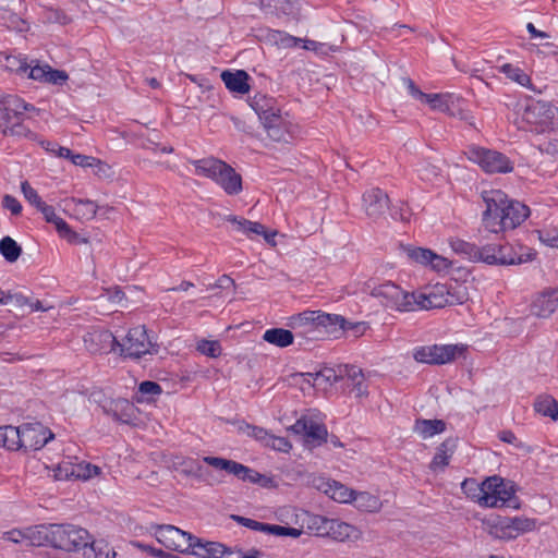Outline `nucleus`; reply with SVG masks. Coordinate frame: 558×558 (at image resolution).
<instances>
[{
    "mask_svg": "<svg viewBox=\"0 0 558 558\" xmlns=\"http://www.w3.org/2000/svg\"><path fill=\"white\" fill-rule=\"evenodd\" d=\"M485 210L482 215L483 228L492 233H501L519 227L530 215L527 206L508 197L500 190L482 192Z\"/></svg>",
    "mask_w": 558,
    "mask_h": 558,
    "instance_id": "1",
    "label": "nucleus"
},
{
    "mask_svg": "<svg viewBox=\"0 0 558 558\" xmlns=\"http://www.w3.org/2000/svg\"><path fill=\"white\" fill-rule=\"evenodd\" d=\"M38 113L39 109L19 96L5 95L0 98V132L4 136L36 141L37 134L24 124V119Z\"/></svg>",
    "mask_w": 558,
    "mask_h": 558,
    "instance_id": "2",
    "label": "nucleus"
},
{
    "mask_svg": "<svg viewBox=\"0 0 558 558\" xmlns=\"http://www.w3.org/2000/svg\"><path fill=\"white\" fill-rule=\"evenodd\" d=\"M267 135L274 142H289L293 134V124L289 117L281 114L274 98L255 96L251 102Z\"/></svg>",
    "mask_w": 558,
    "mask_h": 558,
    "instance_id": "3",
    "label": "nucleus"
},
{
    "mask_svg": "<svg viewBox=\"0 0 558 558\" xmlns=\"http://www.w3.org/2000/svg\"><path fill=\"white\" fill-rule=\"evenodd\" d=\"M342 322V316L322 311H305L294 316L291 327L296 337L305 341H316L335 335V325Z\"/></svg>",
    "mask_w": 558,
    "mask_h": 558,
    "instance_id": "4",
    "label": "nucleus"
},
{
    "mask_svg": "<svg viewBox=\"0 0 558 558\" xmlns=\"http://www.w3.org/2000/svg\"><path fill=\"white\" fill-rule=\"evenodd\" d=\"M519 129L544 133L558 128V108L542 100H527L517 110Z\"/></svg>",
    "mask_w": 558,
    "mask_h": 558,
    "instance_id": "5",
    "label": "nucleus"
},
{
    "mask_svg": "<svg viewBox=\"0 0 558 558\" xmlns=\"http://www.w3.org/2000/svg\"><path fill=\"white\" fill-rule=\"evenodd\" d=\"M468 485L473 486L475 490L484 492L481 498V506L485 507H504L511 500L514 494L512 486L505 483L498 476L488 477L481 484L470 482Z\"/></svg>",
    "mask_w": 558,
    "mask_h": 558,
    "instance_id": "6",
    "label": "nucleus"
},
{
    "mask_svg": "<svg viewBox=\"0 0 558 558\" xmlns=\"http://www.w3.org/2000/svg\"><path fill=\"white\" fill-rule=\"evenodd\" d=\"M89 543L87 530L73 524H54L52 547L68 553H83Z\"/></svg>",
    "mask_w": 558,
    "mask_h": 558,
    "instance_id": "7",
    "label": "nucleus"
},
{
    "mask_svg": "<svg viewBox=\"0 0 558 558\" xmlns=\"http://www.w3.org/2000/svg\"><path fill=\"white\" fill-rule=\"evenodd\" d=\"M369 293L372 296L380 299L386 307L399 312L415 311L414 293L403 291L391 281L375 286Z\"/></svg>",
    "mask_w": 558,
    "mask_h": 558,
    "instance_id": "8",
    "label": "nucleus"
},
{
    "mask_svg": "<svg viewBox=\"0 0 558 558\" xmlns=\"http://www.w3.org/2000/svg\"><path fill=\"white\" fill-rule=\"evenodd\" d=\"M118 349L120 355L132 359L157 352L144 326L131 328L122 341L118 340Z\"/></svg>",
    "mask_w": 558,
    "mask_h": 558,
    "instance_id": "9",
    "label": "nucleus"
},
{
    "mask_svg": "<svg viewBox=\"0 0 558 558\" xmlns=\"http://www.w3.org/2000/svg\"><path fill=\"white\" fill-rule=\"evenodd\" d=\"M466 155L471 161L477 163L487 173H508L513 170L510 159L497 150L472 146Z\"/></svg>",
    "mask_w": 558,
    "mask_h": 558,
    "instance_id": "10",
    "label": "nucleus"
},
{
    "mask_svg": "<svg viewBox=\"0 0 558 558\" xmlns=\"http://www.w3.org/2000/svg\"><path fill=\"white\" fill-rule=\"evenodd\" d=\"M463 351L457 344H432L422 345L413 350V359L425 364H447L456 360Z\"/></svg>",
    "mask_w": 558,
    "mask_h": 558,
    "instance_id": "11",
    "label": "nucleus"
},
{
    "mask_svg": "<svg viewBox=\"0 0 558 558\" xmlns=\"http://www.w3.org/2000/svg\"><path fill=\"white\" fill-rule=\"evenodd\" d=\"M474 262H482L488 265H514L521 264L523 258L508 244H487L477 246Z\"/></svg>",
    "mask_w": 558,
    "mask_h": 558,
    "instance_id": "12",
    "label": "nucleus"
},
{
    "mask_svg": "<svg viewBox=\"0 0 558 558\" xmlns=\"http://www.w3.org/2000/svg\"><path fill=\"white\" fill-rule=\"evenodd\" d=\"M156 539L166 548L190 553L194 535L174 525H159L155 530Z\"/></svg>",
    "mask_w": 558,
    "mask_h": 558,
    "instance_id": "13",
    "label": "nucleus"
},
{
    "mask_svg": "<svg viewBox=\"0 0 558 558\" xmlns=\"http://www.w3.org/2000/svg\"><path fill=\"white\" fill-rule=\"evenodd\" d=\"M402 250L411 263L429 267L432 270L445 271L451 267V262L447 257L438 255L429 248L407 245Z\"/></svg>",
    "mask_w": 558,
    "mask_h": 558,
    "instance_id": "14",
    "label": "nucleus"
},
{
    "mask_svg": "<svg viewBox=\"0 0 558 558\" xmlns=\"http://www.w3.org/2000/svg\"><path fill=\"white\" fill-rule=\"evenodd\" d=\"M402 250L411 263L429 267L432 270L445 271L451 267V262L447 257L438 255L429 248L407 245Z\"/></svg>",
    "mask_w": 558,
    "mask_h": 558,
    "instance_id": "15",
    "label": "nucleus"
},
{
    "mask_svg": "<svg viewBox=\"0 0 558 558\" xmlns=\"http://www.w3.org/2000/svg\"><path fill=\"white\" fill-rule=\"evenodd\" d=\"M20 449L38 450L53 438V434L40 423L19 426Z\"/></svg>",
    "mask_w": 558,
    "mask_h": 558,
    "instance_id": "16",
    "label": "nucleus"
},
{
    "mask_svg": "<svg viewBox=\"0 0 558 558\" xmlns=\"http://www.w3.org/2000/svg\"><path fill=\"white\" fill-rule=\"evenodd\" d=\"M86 350L93 354L109 353L118 348L117 338L106 329L92 328L83 337Z\"/></svg>",
    "mask_w": 558,
    "mask_h": 558,
    "instance_id": "17",
    "label": "nucleus"
},
{
    "mask_svg": "<svg viewBox=\"0 0 558 558\" xmlns=\"http://www.w3.org/2000/svg\"><path fill=\"white\" fill-rule=\"evenodd\" d=\"M291 430L302 435L308 446L317 447L327 442L328 432L324 424H319L312 418L301 417L292 426Z\"/></svg>",
    "mask_w": 558,
    "mask_h": 558,
    "instance_id": "18",
    "label": "nucleus"
},
{
    "mask_svg": "<svg viewBox=\"0 0 558 558\" xmlns=\"http://www.w3.org/2000/svg\"><path fill=\"white\" fill-rule=\"evenodd\" d=\"M447 284L437 283L425 292L414 293L415 311L442 308L448 305Z\"/></svg>",
    "mask_w": 558,
    "mask_h": 558,
    "instance_id": "19",
    "label": "nucleus"
},
{
    "mask_svg": "<svg viewBox=\"0 0 558 558\" xmlns=\"http://www.w3.org/2000/svg\"><path fill=\"white\" fill-rule=\"evenodd\" d=\"M28 71L25 73L28 78L37 81L39 83L63 85L69 75L65 71L52 69L48 64H39L35 61L28 63Z\"/></svg>",
    "mask_w": 558,
    "mask_h": 558,
    "instance_id": "20",
    "label": "nucleus"
},
{
    "mask_svg": "<svg viewBox=\"0 0 558 558\" xmlns=\"http://www.w3.org/2000/svg\"><path fill=\"white\" fill-rule=\"evenodd\" d=\"M228 195H238L242 191V177L227 162L220 167L213 179Z\"/></svg>",
    "mask_w": 558,
    "mask_h": 558,
    "instance_id": "21",
    "label": "nucleus"
},
{
    "mask_svg": "<svg viewBox=\"0 0 558 558\" xmlns=\"http://www.w3.org/2000/svg\"><path fill=\"white\" fill-rule=\"evenodd\" d=\"M558 308V288L536 295L531 304V313L541 318L549 317Z\"/></svg>",
    "mask_w": 558,
    "mask_h": 558,
    "instance_id": "22",
    "label": "nucleus"
},
{
    "mask_svg": "<svg viewBox=\"0 0 558 558\" xmlns=\"http://www.w3.org/2000/svg\"><path fill=\"white\" fill-rule=\"evenodd\" d=\"M388 195L380 189L374 187L366 191L363 195V207L366 215L371 218H377L388 208Z\"/></svg>",
    "mask_w": 558,
    "mask_h": 558,
    "instance_id": "23",
    "label": "nucleus"
},
{
    "mask_svg": "<svg viewBox=\"0 0 558 558\" xmlns=\"http://www.w3.org/2000/svg\"><path fill=\"white\" fill-rule=\"evenodd\" d=\"M231 549L218 542H204L194 536L190 553L198 558H222L231 554Z\"/></svg>",
    "mask_w": 558,
    "mask_h": 558,
    "instance_id": "24",
    "label": "nucleus"
},
{
    "mask_svg": "<svg viewBox=\"0 0 558 558\" xmlns=\"http://www.w3.org/2000/svg\"><path fill=\"white\" fill-rule=\"evenodd\" d=\"M101 408L105 414L122 423H129L134 414V405L126 399L106 400Z\"/></svg>",
    "mask_w": 558,
    "mask_h": 558,
    "instance_id": "25",
    "label": "nucleus"
},
{
    "mask_svg": "<svg viewBox=\"0 0 558 558\" xmlns=\"http://www.w3.org/2000/svg\"><path fill=\"white\" fill-rule=\"evenodd\" d=\"M327 537H330L337 542H345V541H357L361 538V531L352 524L347 522L331 519Z\"/></svg>",
    "mask_w": 558,
    "mask_h": 558,
    "instance_id": "26",
    "label": "nucleus"
},
{
    "mask_svg": "<svg viewBox=\"0 0 558 558\" xmlns=\"http://www.w3.org/2000/svg\"><path fill=\"white\" fill-rule=\"evenodd\" d=\"M318 489H322L327 496L338 502H352L354 490L350 489L345 485L329 480H320V484L317 485Z\"/></svg>",
    "mask_w": 558,
    "mask_h": 558,
    "instance_id": "27",
    "label": "nucleus"
},
{
    "mask_svg": "<svg viewBox=\"0 0 558 558\" xmlns=\"http://www.w3.org/2000/svg\"><path fill=\"white\" fill-rule=\"evenodd\" d=\"M54 524L26 527V546H52Z\"/></svg>",
    "mask_w": 558,
    "mask_h": 558,
    "instance_id": "28",
    "label": "nucleus"
},
{
    "mask_svg": "<svg viewBox=\"0 0 558 558\" xmlns=\"http://www.w3.org/2000/svg\"><path fill=\"white\" fill-rule=\"evenodd\" d=\"M250 76L243 70H238L235 72L223 71L221 73V80L225 83L226 87L234 93L246 94L250 90V85L247 83Z\"/></svg>",
    "mask_w": 558,
    "mask_h": 558,
    "instance_id": "29",
    "label": "nucleus"
},
{
    "mask_svg": "<svg viewBox=\"0 0 558 558\" xmlns=\"http://www.w3.org/2000/svg\"><path fill=\"white\" fill-rule=\"evenodd\" d=\"M502 530V534L499 535L502 538H514L520 533L532 530L533 522L527 519L521 518H505L499 522Z\"/></svg>",
    "mask_w": 558,
    "mask_h": 558,
    "instance_id": "30",
    "label": "nucleus"
},
{
    "mask_svg": "<svg viewBox=\"0 0 558 558\" xmlns=\"http://www.w3.org/2000/svg\"><path fill=\"white\" fill-rule=\"evenodd\" d=\"M195 168V174L213 180L220 167L225 168V161L215 157L190 160Z\"/></svg>",
    "mask_w": 558,
    "mask_h": 558,
    "instance_id": "31",
    "label": "nucleus"
},
{
    "mask_svg": "<svg viewBox=\"0 0 558 558\" xmlns=\"http://www.w3.org/2000/svg\"><path fill=\"white\" fill-rule=\"evenodd\" d=\"M294 335L283 328H270L263 335V340L278 348H287L293 343Z\"/></svg>",
    "mask_w": 558,
    "mask_h": 558,
    "instance_id": "32",
    "label": "nucleus"
},
{
    "mask_svg": "<svg viewBox=\"0 0 558 558\" xmlns=\"http://www.w3.org/2000/svg\"><path fill=\"white\" fill-rule=\"evenodd\" d=\"M446 424L441 420H416L413 430L423 439L430 438L445 430Z\"/></svg>",
    "mask_w": 558,
    "mask_h": 558,
    "instance_id": "33",
    "label": "nucleus"
},
{
    "mask_svg": "<svg viewBox=\"0 0 558 558\" xmlns=\"http://www.w3.org/2000/svg\"><path fill=\"white\" fill-rule=\"evenodd\" d=\"M345 376L350 381L351 390L356 398H364L367 396V387L364 383V375L362 369L357 366H345Z\"/></svg>",
    "mask_w": 558,
    "mask_h": 558,
    "instance_id": "34",
    "label": "nucleus"
},
{
    "mask_svg": "<svg viewBox=\"0 0 558 558\" xmlns=\"http://www.w3.org/2000/svg\"><path fill=\"white\" fill-rule=\"evenodd\" d=\"M83 558H114V550L109 547L108 543L100 541H93L87 545L83 551Z\"/></svg>",
    "mask_w": 558,
    "mask_h": 558,
    "instance_id": "35",
    "label": "nucleus"
},
{
    "mask_svg": "<svg viewBox=\"0 0 558 558\" xmlns=\"http://www.w3.org/2000/svg\"><path fill=\"white\" fill-rule=\"evenodd\" d=\"M352 502L359 510L367 512H376L381 508L380 499L367 492H355Z\"/></svg>",
    "mask_w": 558,
    "mask_h": 558,
    "instance_id": "36",
    "label": "nucleus"
},
{
    "mask_svg": "<svg viewBox=\"0 0 558 558\" xmlns=\"http://www.w3.org/2000/svg\"><path fill=\"white\" fill-rule=\"evenodd\" d=\"M422 102L427 104L433 110L453 114L451 106L453 96L451 94H426Z\"/></svg>",
    "mask_w": 558,
    "mask_h": 558,
    "instance_id": "37",
    "label": "nucleus"
},
{
    "mask_svg": "<svg viewBox=\"0 0 558 558\" xmlns=\"http://www.w3.org/2000/svg\"><path fill=\"white\" fill-rule=\"evenodd\" d=\"M454 449V442L452 440H445L437 448V452L435 453L432 462L430 469L436 471L438 469L442 470L445 466L449 464V459L451 458Z\"/></svg>",
    "mask_w": 558,
    "mask_h": 558,
    "instance_id": "38",
    "label": "nucleus"
},
{
    "mask_svg": "<svg viewBox=\"0 0 558 558\" xmlns=\"http://www.w3.org/2000/svg\"><path fill=\"white\" fill-rule=\"evenodd\" d=\"M499 72L504 73L509 80L520 86L533 89L531 77L520 68L514 66L511 63H505L499 66Z\"/></svg>",
    "mask_w": 558,
    "mask_h": 558,
    "instance_id": "39",
    "label": "nucleus"
},
{
    "mask_svg": "<svg viewBox=\"0 0 558 558\" xmlns=\"http://www.w3.org/2000/svg\"><path fill=\"white\" fill-rule=\"evenodd\" d=\"M226 220L232 223L236 231L242 232L247 236H252L254 233L264 232V226L259 222L250 221L233 215L227 216Z\"/></svg>",
    "mask_w": 558,
    "mask_h": 558,
    "instance_id": "40",
    "label": "nucleus"
},
{
    "mask_svg": "<svg viewBox=\"0 0 558 558\" xmlns=\"http://www.w3.org/2000/svg\"><path fill=\"white\" fill-rule=\"evenodd\" d=\"M64 469V476L65 477H77V478H84L88 480L93 476H96L100 473V469L97 465H93L90 463L81 462L76 465H73L71 470H68L65 465L60 466V472Z\"/></svg>",
    "mask_w": 558,
    "mask_h": 558,
    "instance_id": "41",
    "label": "nucleus"
},
{
    "mask_svg": "<svg viewBox=\"0 0 558 558\" xmlns=\"http://www.w3.org/2000/svg\"><path fill=\"white\" fill-rule=\"evenodd\" d=\"M0 65L22 75L25 74L29 68L26 58L7 53H0Z\"/></svg>",
    "mask_w": 558,
    "mask_h": 558,
    "instance_id": "42",
    "label": "nucleus"
},
{
    "mask_svg": "<svg viewBox=\"0 0 558 558\" xmlns=\"http://www.w3.org/2000/svg\"><path fill=\"white\" fill-rule=\"evenodd\" d=\"M19 433V427L11 425L0 426V447L8 450H19L21 440Z\"/></svg>",
    "mask_w": 558,
    "mask_h": 558,
    "instance_id": "43",
    "label": "nucleus"
},
{
    "mask_svg": "<svg viewBox=\"0 0 558 558\" xmlns=\"http://www.w3.org/2000/svg\"><path fill=\"white\" fill-rule=\"evenodd\" d=\"M226 472L236 476L240 480L248 481L251 483H257L262 477L258 472L233 460L230 461Z\"/></svg>",
    "mask_w": 558,
    "mask_h": 558,
    "instance_id": "44",
    "label": "nucleus"
},
{
    "mask_svg": "<svg viewBox=\"0 0 558 558\" xmlns=\"http://www.w3.org/2000/svg\"><path fill=\"white\" fill-rule=\"evenodd\" d=\"M534 409L543 416H548L553 420L558 418V402L550 396L538 397L534 403Z\"/></svg>",
    "mask_w": 558,
    "mask_h": 558,
    "instance_id": "45",
    "label": "nucleus"
},
{
    "mask_svg": "<svg viewBox=\"0 0 558 558\" xmlns=\"http://www.w3.org/2000/svg\"><path fill=\"white\" fill-rule=\"evenodd\" d=\"M307 381L314 387L325 388L327 385H331L337 381V374L332 368H324L317 373H307Z\"/></svg>",
    "mask_w": 558,
    "mask_h": 558,
    "instance_id": "46",
    "label": "nucleus"
},
{
    "mask_svg": "<svg viewBox=\"0 0 558 558\" xmlns=\"http://www.w3.org/2000/svg\"><path fill=\"white\" fill-rule=\"evenodd\" d=\"M448 293L446 294V299H448L447 306H453L458 304H463L469 300V293L466 287L459 283L447 284Z\"/></svg>",
    "mask_w": 558,
    "mask_h": 558,
    "instance_id": "47",
    "label": "nucleus"
},
{
    "mask_svg": "<svg viewBox=\"0 0 558 558\" xmlns=\"http://www.w3.org/2000/svg\"><path fill=\"white\" fill-rule=\"evenodd\" d=\"M21 252V247L12 238L4 236L0 241V253L8 262H15L20 257Z\"/></svg>",
    "mask_w": 558,
    "mask_h": 558,
    "instance_id": "48",
    "label": "nucleus"
},
{
    "mask_svg": "<svg viewBox=\"0 0 558 558\" xmlns=\"http://www.w3.org/2000/svg\"><path fill=\"white\" fill-rule=\"evenodd\" d=\"M335 327V337L340 331H352L354 337H360L366 331L367 324L364 322H349L342 316V322L337 323Z\"/></svg>",
    "mask_w": 558,
    "mask_h": 558,
    "instance_id": "49",
    "label": "nucleus"
},
{
    "mask_svg": "<svg viewBox=\"0 0 558 558\" xmlns=\"http://www.w3.org/2000/svg\"><path fill=\"white\" fill-rule=\"evenodd\" d=\"M75 204V211L83 218L90 220L96 217L98 206L90 199L73 198Z\"/></svg>",
    "mask_w": 558,
    "mask_h": 558,
    "instance_id": "50",
    "label": "nucleus"
},
{
    "mask_svg": "<svg viewBox=\"0 0 558 558\" xmlns=\"http://www.w3.org/2000/svg\"><path fill=\"white\" fill-rule=\"evenodd\" d=\"M450 247L458 254L466 256L470 260L474 262L477 252V245L474 243L466 242L461 239H451Z\"/></svg>",
    "mask_w": 558,
    "mask_h": 558,
    "instance_id": "51",
    "label": "nucleus"
},
{
    "mask_svg": "<svg viewBox=\"0 0 558 558\" xmlns=\"http://www.w3.org/2000/svg\"><path fill=\"white\" fill-rule=\"evenodd\" d=\"M239 429L265 446L270 445L269 439H271V435L263 427L243 423Z\"/></svg>",
    "mask_w": 558,
    "mask_h": 558,
    "instance_id": "52",
    "label": "nucleus"
},
{
    "mask_svg": "<svg viewBox=\"0 0 558 558\" xmlns=\"http://www.w3.org/2000/svg\"><path fill=\"white\" fill-rule=\"evenodd\" d=\"M21 192L23 193L26 201L35 206L37 209L40 208L44 205V201L38 195L37 191L32 187V185L27 181H23L21 183Z\"/></svg>",
    "mask_w": 558,
    "mask_h": 558,
    "instance_id": "53",
    "label": "nucleus"
},
{
    "mask_svg": "<svg viewBox=\"0 0 558 558\" xmlns=\"http://www.w3.org/2000/svg\"><path fill=\"white\" fill-rule=\"evenodd\" d=\"M197 350L209 357H217L221 354V345L216 340H202L197 344Z\"/></svg>",
    "mask_w": 558,
    "mask_h": 558,
    "instance_id": "54",
    "label": "nucleus"
},
{
    "mask_svg": "<svg viewBox=\"0 0 558 558\" xmlns=\"http://www.w3.org/2000/svg\"><path fill=\"white\" fill-rule=\"evenodd\" d=\"M538 239L542 243L550 247L558 248V227H550L537 231Z\"/></svg>",
    "mask_w": 558,
    "mask_h": 558,
    "instance_id": "55",
    "label": "nucleus"
},
{
    "mask_svg": "<svg viewBox=\"0 0 558 558\" xmlns=\"http://www.w3.org/2000/svg\"><path fill=\"white\" fill-rule=\"evenodd\" d=\"M330 521L331 519H328L326 517L314 515L310 520L308 527L313 530L317 536L325 537L326 534L328 533L329 527V524L326 523H330Z\"/></svg>",
    "mask_w": 558,
    "mask_h": 558,
    "instance_id": "56",
    "label": "nucleus"
},
{
    "mask_svg": "<svg viewBox=\"0 0 558 558\" xmlns=\"http://www.w3.org/2000/svg\"><path fill=\"white\" fill-rule=\"evenodd\" d=\"M276 44L282 48H294L301 44V38L291 36L287 33L276 31L272 35Z\"/></svg>",
    "mask_w": 558,
    "mask_h": 558,
    "instance_id": "57",
    "label": "nucleus"
},
{
    "mask_svg": "<svg viewBox=\"0 0 558 558\" xmlns=\"http://www.w3.org/2000/svg\"><path fill=\"white\" fill-rule=\"evenodd\" d=\"M71 161L73 165L80 166L83 168L95 167V166H98L100 168L105 167V163H102L99 159H96L90 156L82 155V154H73Z\"/></svg>",
    "mask_w": 558,
    "mask_h": 558,
    "instance_id": "58",
    "label": "nucleus"
},
{
    "mask_svg": "<svg viewBox=\"0 0 558 558\" xmlns=\"http://www.w3.org/2000/svg\"><path fill=\"white\" fill-rule=\"evenodd\" d=\"M143 148L147 151H150L154 155L158 154H171L173 153V147L170 145H160L151 140H147L143 144Z\"/></svg>",
    "mask_w": 558,
    "mask_h": 558,
    "instance_id": "59",
    "label": "nucleus"
},
{
    "mask_svg": "<svg viewBox=\"0 0 558 558\" xmlns=\"http://www.w3.org/2000/svg\"><path fill=\"white\" fill-rule=\"evenodd\" d=\"M2 538L14 544L26 545V529L24 530H11L3 533Z\"/></svg>",
    "mask_w": 558,
    "mask_h": 558,
    "instance_id": "60",
    "label": "nucleus"
},
{
    "mask_svg": "<svg viewBox=\"0 0 558 558\" xmlns=\"http://www.w3.org/2000/svg\"><path fill=\"white\" fill-rule=\"evenodd\" d=\"M236 522L242 524L243 526H246L254 531H259L265 533L267 523L258 522L248 518L240 517V515H233L232 517Z\"/></svg>",
    "mask_w": 558,
    "mask_h": 558,
    "instance_id": "61",
    "label": "nucleus"
},
{
    "mask_svg": "<svg viewBox=\"0 0 558 558\" xmlns=\"http://www.w3.org/2000/svg\"><path fill=\"white\" fill-rule=\"evenodd\" d=\"M138 390L143 395H160L161 393V387L155 383V381H143L140 384Z\"/></svg>",
    "mask_w": 558,
    "mask_h": 558,
    "instance_id": "62",
    "label": "nucleus"
},
{
    "mask_svg": "<svg viewBox=\"0 0 558 558\" xmlns=\"http://www.w3.org/2000/svg\"><path fill=\"white\" fill-rule=\"evenodd\" d=\"M3 207L10 210L13 215H19L22 211L21 203L11 195H5L3 197Z\"/></svg>",
    "mask_w": 558,
    "mask_h": 558,
    "instance_id": "63",
    "label": "nucleus"
},
{
    "mask_svg": "<svg viewBox=\"0 0 558 558\" xmlns=\"http://www.w3.org/2000/svg\"><path fill=\"white\" fill-rule=\"evenodd\" d=\"M270 445H267L268 447H271L276 450L288 452L292 446L291 444L283 437H275L271 436V439H269Z\"/></svg>",
    "mask_w": 558,
    "mask_h": 558,
    "instance_id": "64",
    "label": "nucleus"
}]
</instances>
